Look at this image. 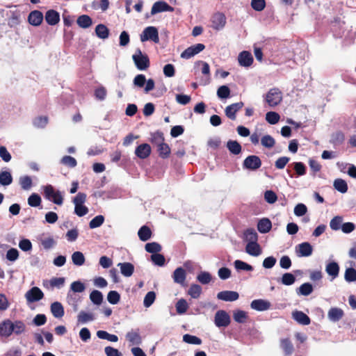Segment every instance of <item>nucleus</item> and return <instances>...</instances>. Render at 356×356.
Wrapping results in <instances>:
<instances>
[{
	"instance_id": "nucleus-5",
	"label": "nucleus",
	"mask_w": 356,
	"mask_h": 356,
	"mask_svg": "<svg viewBox=\"0 0 356 356\" xmlns=\"http://www.w3.org/2000/svg\"><path fill=\"white\" fill-rule=\"evenodd\" d=\"M261 166V161L258 156L250 155L247 156L243 163V167L249 170H257Z\"/></svg>"
},
{
	"instance_id": "nucleus-55",
	"label": "nucleus",
	"mask_w": 356,
	"mask_h": 356,
	"mask_svg": "<svg viewBox=\"0 0 356 356\" xmlns=\"http://www.w3.org/2000/svg\"><path fill=\"white\" fill-rule=\"evenodd\" d=\"M280 115L276 112L269 111L266 115V120L270 124H275L277 123L280 120Z\"/></svg>"
},
{
	"instance_id": "nucleus-51",
	"label": "nucleus",
	"mask_w": 356,
	"mask_h": 356,
	"mask_svg": "<svg viewBox=\"0 0 356 356\" xmlns=\"http://www.w3.org/2000/svg\"><path fill=\"white\" fill-rule=\"evenodd\" d=\"M104 222V217L102 215H98L93 218L89 222V227L95 229L100 227Z\"/></svg>"
},
{
	"instance_id": "nucleus-7",
	"label": "nucleus",
	"mask_w": 356,
	"mask_h": 356,
	"mask_svg": "<svg viewBox=\"0 0 356 356\" xmlns=\"http://www.w3.org/2000/svg\"><path fill=\"white\" fill-rule=\"evenodd\" d=\"M205 49V45L202 43H198L192 45L186 49L181 54V58L184 59H189L195 55L199 54Z\"/></svg>"
},
{
	"instance_id": "nucleus-24",
	"label": "nucleus",
	"mask_w": 356,
	"mask_h": 356,
	"mask_svg": "<svg viewBox=\"0 0 356 356\" xmlns=\"http://www.w3.org/2000/svg\"><path fill=\"white\" fill-rule=\"evenodd\" d=\"M325 271L334 280L339 275V266L337 262L331 261L326 265Z\"/></svg>"
},
{
	"instance_id": "nucleus-32",
	"label": "nucleus",
	"mask_w": 356,
	"mask_h": 356,
	"mask_svg": "<svg viewBox=\"0 0 356 356\" xmlns=\"http://www.w3.org/2000/svg\"><path fill=\"white\" fill-rule=\"evenodd\" d=\"M313 286L312 284L309 282L304 283L296 289V293L298 295H302L307 296L313 292Z\"/></svg>"
},
{
	"instance_id": "nucleus-12",
	"label": "nucleus",
	"mask_w": 356,
	"mask_h": 356,
	"mask_svg": "<svg viewBox=\"0 0 356 356\" xmlns=\"http://www.w3.org/2000/svg\"><path fill=\"white\" fill-rule=\"evenodd\" d=\"M44 19L41 11L35 10L31 11L28 16V22L30 24L38 26L41 24Z\"/></svg>"
},
{
	"instance_id": "nucleus-58",
	"label": "nucleus",
	"mask_w": 356,
	"mask_h": 356,
	"mask_svg": "<svg viewBox=\"0 0 356 356\" xmlns=\"http://www.w3.org/2000/svg\"><path fill=\"white\" fill-rule=\"evenodd\" d=\"M13 333H15L17 335L21 334L25 331L26 325L21 321H15L14 323H13Z\"/></svg>"
},
{
	"instance_id": "nucleus-3",
	"label": "nucleus",
	"mask_w": 356,
	"mask_h": 356,
	"mask_svg": "<svg viewBox=\"0 0 356 356\" xmlns=\"http://www.w3.org/2000/svg\"><path fill=\"white\" fill-rule=\"evenodd\" d=\"M44 195L47 200L52 201L57 205H61L63 202V197L60 191H55L54 188L49 184L43 187Z\"/></svg>"
},
{
	"instance_id": "nucleus-44",
	"label": "nucleus",
	"mask_w": 356,
	"mask_h": 356,
	"mask_svg": "<svg viewBox=\"0 0 356 356\" xmlns=\"http://www.w3.org/2000/svg\"><path fill=\"white\" fill-rule=\"evenodd\" d=\"M212 277L209 272L202 271L197 276V280L202 284H207L211 281Z\"/></svg>"
},
{
	"instance_id": "nucleus-60",
	"label": "nucleus",
	"mask_w": 356,
	"mask_h": 356,
	"mask_svg": "<svg viewBox=\"0 0 356 356\" xmlns=\"http://www.w3.org/2000/svg\"><path fill=\"white\" fill-rule=\"evenodd\" d=\"M107 300L112 305L118 304L120 300V295L116 291H111L108 293Z\"/></svg>"
},
{
	"instance_id": "nucleus-63",
	"label": "nucleus",
	"mask_w": 356,
	"mask_h": 356,
	"mask_svg": "<svg viewBox=\"0 0 356 356\" xmlns=\"http://www.w3.org/2000/svg\"><path fill=\"white\" fill-rule=\"evenodd\" d=\"M296 281V277L291 273H286L282 277V283L284 285H291Z\"/></svg>"
},
{
	"instance_id": "nucleus-15",
	"label": "nucleus",
	"mask_w": 356,
	"mask_h": 356,
	"mask_svg": "<svg viewBox=\"0 0 356 356\" xmlns=\"http://www.w3.org/2000/svg\"><path fill=\"white\" fill-rule=\"evenodd\" d=\"M250 307L254 310L262 312L269 309L271 307V304L268 300L257 299L252 301Z\"/></svg>"
},
{
	"instance_id": "nucleus-19",
	"label": "nucleus",
	"mask_w": 356,
	"mask_h": 356,
	"mask_svg": "<svg viewBox=\"0 0 356 356\" xmlns=\"http://www.w3.org/2000/svg\"><path fill=\"white\" fill-rule=\"evenodd\" d=\"M44 18L49 25L54 26L59 22L60 15L58 12L51 9L46 12Z\"/></svg>"
},
{
	"instance_id": "nucleus-33",
	"label": "nucleus",
	"mask_w": 356,
	"mask_h": 356,
	"mask_svg": "<svg viewBox=\"0 0 356 356\" xmlns=\"http://www.w3.org/2000/svg\"><path fill=\"white\" fill-rule=\"evenodd\" d=\"M76 23L81 28L87 29L92 25V21L90 16L82 15L78 17Z\"/></svg>"
},
{
	"instance_id": "nucleus-42",
	"label": "nucleus",
	"mask_w": 356,
	"mask_h": 356,
	"mask_svg": "<svg viewBox=\"0 0 356 356\" xmlns=\"http://www.w3.org/2000/svg\"><path fill=\"white\" fill-rule=\"evenodd\" d=\"M245 240L248 243L257 242L258 235L254 229H248L244 232Z\"/></svg>"
},
{
	"instance_id": "nucleus-61",
	"label": "nucleus",
	"mask_w": 356,
	"mask_h": 356,
	"mask_svg": "<svg viewBox=\"0 0 356 356\" xmlns=\"http://www.w3.org/2000/svg\"><path fill=\"white\" fill-rule=\"evenodd\" d=\"M33 125L37 128H44L48 123V118L46 116H39L34 119Z\"/></svg>"
},
{
	"instance_id": "nucleus-17",
	"label": "nucleus",
	"mask_w": 356,
	"mask_h": 356,
	"mask_svg": "<svg viewBox=\"0 0 356 356\" xmlns=\"http://www.w3.org/2000/svg\"><path fill=\"white\" fill-rule=\"evenodd\" d=\"M212 27L215 29H220L225 26L226 17L222 13H216L212 17Z\"/></svg>"
},
{
	"instance_id": "nucleus-21",
	"label": "nucleus",
	"mask_w": 356,
	"mask_h": 356,
	"mask_svg": "<svg viewBox=\"0 0 356 356\" xmlns=\"http://www.w3.org/2000/svg\"><path fill=\"white\" fill-rule=\"evenodd\" d=\"M186 277V271L181 267H179L177 268H176L172 275V278H173L174 282L175 283L179 284L182 286L184 285Z\"/></svg>"
},
{
	"instance_id": "nucleus-37",
	"label": "nucleus",
	"mask_w": 356,
	"mask_h": 356,
	"mask_svg": "<svg viewBox=\"0 0 356 356\" xmlns=\"http://www.w3.org/2000/svg\"><path fill=\"white\" fill-rule=\"evenodd\" d=\"M13 182V177L8 171L0 172V184L2 186H8Z\"/></svg>"
},
{
	"instance_id": "nucleus-41",
	"label": "nucleus",
	"mask_w": 356,
	"mask_h": 356,
	"mask_svg": "<svg viewBox=\"0 0 356 356\" xmlns=\"http://www.w3.org/2000/svg\"><path fill=\"white\" fill-rule=\"evenodd\" d=\"M233 318L236 322L238 323H244L248 318V315L245 312L238 309L234 312Z\"/></svg>"
},
{
	"instance_id": "nucleus-34",
	"label": "nucleus",
	"mask_w": 356,
	"mask_h": 356,
	"mask_svg": "<svg viewBox=\"0 0 356 356\" xmlns=\"http://www.w3.org/2000/svg\"><path fill=\"white\" fill-rule=\"evenodd\" d=\"M95 33L98 38L106 39L109 35V30L104 24H99L95 28Z\"/></svg>"
},
{
	"instance_id": "nucleus-8",
	"label": "nucleus",
	"mask_w": 356,
	"mask_h": 356,
	"mask_svg": "<svg viewBox=\"0 0 356 356\" xmlns=\"http://www.w3.org/2000/svg\"><path fill=\"white\" fill-rule=\"evenodd\" d=\"M215 324L217 327H227L230 323V316L224 310H219L215 314Z\"/></svg>"
},
{
	"instance_id": "nucleus-64",
	"label": "nucleus",
	"mask_w": 356,
	"mask_h": 356,
	"mask_svg": "<svg viewBox=\"0 0 356 356\" xmlns=\"http://www.w3.org/2000/svg\"><path fill=\"white\" fill-rule=\"evenodd\" d=\"M151 259L155 265L159 266H163L165 262L164 256L159 253L152 254Z\"/></svg>"
},
{
	"instance_id": "nucleus-54",
	"label": "nucleus",
	"mask_w": 356,
	"mask_h": 356,
	"mask_svg": "<svg viewBox=\"0 0 356 356\" xmlns=\"http://www.w3.org/2000/svg\"><path fill=\"white\" fill-rule=\"evenodd\" d=\"M261 145L267 148H272L275 144V139L270 135L264 136L261 139Z\"/></svg>"
},
{
	"instance_id": "nucleus-45",
	"label": "nucleus",
	"mask_w": 356,
	"mask_h": 356,
	"mask_svg": "<svg viewBox=\"0 0 356 356\" xmlns=\"http://www.w3.org/2000/svg\"><path fill=\"white\" fill-rule=\"evenodd\" d=\"M202 293V287L196 284H193L191 285L188 289V294L193 298H198Z\"/></svg>"
},
{
	"instance_id": "nucleus-22",
	"label": "nucleus",
	"mask_w": 356,
	"mask_h": 356,
	"mask_svg": "<svg viewBox=\"0 0 356 356\" xmlns=\"http://www.w3.org/2000/svg\"><path fill=\"white\" fill-rule=\"evenodd\" d=\"M344 316V312L341 308L332 307L328 311L327 316L329 319L333 322L341 320Z\"/></svg>"
},
{
	"instance_id": "nucleus-6",
	"label": "nucleus",
	"mask_w": 356,
	"mask_h": 356,
	"mask_svg": "<svg viewBox=\"0 0 356 356\" xmlns=\"http://www.w3.org/2000/svg\"><path fill=\"white\" fill-rule=\"evenodd\" d=\"M25 298L29 303L38 302L44 298V293L38 286H33L25 293Z\"/></svg>"
},
{
	"instance_id": "nucleus-14",
	"label": "nucleus",
	"mask_w": 356,
	"mask_h": 356,
	"mask_svg": "<svg viewBox=\"0 0 356 356\" xmlns=\"http://www.w3.org/2000/svg\"><path fill=\"white\" fill-rule=\"evenodd\" d=\"M151 152V147L147 143L140 144L135 149L136 155L141 159L147 158L150 155Z\"/></svg>"
},
{
	"instance_id": "nucleus-62",
	"label": "nucleus",
	"mask_w": 356,
	"mask_h": 356,
	"mask_svg": "<svg viewBox=\"0 0 356 356\" xmlns=\"http://www.w3.org/2000/svg\"><path fill=\"white\" fill-rule=\"evenodd\" d=\"M94 320V316L92 314L86 313L84 311L80 312L78 315V321L82 323H85L88 321Z\"/></svg>"
},
{
	"instance_id": "nucleus-18",
	"label": "nucleus",
	"mask_w": 356,
	"mask_h": 356,
	"mask_svg": "<svg viewBox=\"0 0 356 356\" xmlns=\"http://www.w3.org/2000/svg\"><path fill=\"white\" fill-rule=\"evenodd\" d=\"M217 298L221 300L232 302L238 300L239 295L236 291H222L217 294Z\"/></svg>"
},
{
	"instance_id": "nucleus-23",
	"label": "nucleus",
	"mask_w": 356,
	"mask_h": 356,
	"mask_svg": "<svg viewBox=\"0 0 356 356\" xmlns=\"http://www.w3.org/2000/svg\"><path fill=\"white\" fill-rule=\"evenodd\" d=\"M272 228L271 221L267 218H264L259 220L257 223V229L260 233L266 234L270 231Z\"/></svg>"
},
{
	"instance_id": "nucleus-36",
	"label": "nucleus",
	"mask_w": 356,
	"mask_h": 356,
	"mask_svg": "<svg viewBox=\"0 0 356 356\" xmlns=\"http://www.w3.org/2000/svg\"><path fill=\"white\" fill-rule=\"evenodd\" d=\"M345 140V136L341 131H337L331 136L330 143L334 146L341 145Z\"/></svg>"
},
{
	"instance_id": "nucleus-28",
	"label": "nucleus",
	"mask_w": 356,
	"mask_h": 356,
	"mask_svg": "<svg viewBox=\"0 0 356 356\" xmlns=\"http://www.w3.org/2000/svg\"><path fill=\"white\" fill-rule=\"evenodd\" d=\"M51 312L55 318H62L65 312L62 304L59 302H54L51 305Z\"/></svg>"
},
{
	"instance_id": "nucleus-48",
	"label": "nucleus",
	"mask_w": 356,
	"mask_h": 356,
	"mask_svg": "<svg viewBox=\"0 0 356 356\" xmlns=\"http://www.w3.org/2000/svg\"><path fill=\"white\" fill-rule=\"evenodd\" d=\"M177 312L179 314H183L186 312L188 305L186 300L180 299L175 305Z\"/></svg>"
},
{
	"instance_id": "nucleus-9",
	"label": "nucleus",
	"mask_w": 356,
	"mask_h": 356,
	"mask_svg": "<svg viewBox=\"0 0 356 356\" xmlns=\"http://www.w3.org/2000/svg\"><path fill=\"white\" fill-rule=\"evenodd\" d=\"M296 252L298 257H309L312 254L313 248L308 242H303L296 247Z\"/></svg>"
},
{
	"instance_id": "nucleus-35",
	"label": "nucleus",
	"mask_w": 356,
	"mask_h": 356,
	"mask_svg": "<svg viewBox=\"0 0 356 356\" xmlns=\"http://www.w3.org/2000/svg\"><path fill=\"white\" fill-rule=\"evenodd\" d=\"M157 151L159 156L162 159H167L170 156V148L167 143H163L157 146Z\"/></svg>"
},
{
	"instance_id": "nucleus-13",
	"label": "nucleus",
	"mask_w": 356,
	"mask_h": 356,
	"mask_svg": "<svg viewBox=\"0 0 356 356\" xmlns=\"http://www.w3.org/2000/svg\"><path fill=\"white\" fill-rule=\"evenodd\" d=\"M238 63L243 67H250L253 63V57L250 52L248 51H243L238 56Z\"/></svg>"
},
{
	"instance_id": "nucleus-38",
	"label": "nucleus",
	"mask_w": 356,
	"mask_h": 356,
	"mask_svg": "<svg viewBox=\"0 0 356 356\" xmlns=\"http://www.w3.org/2000/svg\"><path fill=\"white\" fill-rule=\"evenodd\" d=\"M145 249L147 252L154 254L161 252L162 248L159 243L156 242H152L146 243L145 245Z\"/></svg>"
},
{
	"instance_id": "nucleus-11",
	"label": "nucleus",
	"mask_w": 356,
	"mask_h": 356,
	"mask_svg": "<svg viewBox=\"0 0 356 356\" xmlns=\"http://www.w3.org/2000/svg\"><path fill=\"white\" fill-rule=\"evenodd\" d=\"M244 106L243 102H239L227 106L225 108L227 117L232 120L236 119V113L240 111Z\"/></svg>"
},
{
	"instance_id": "nucleus-43",
	"label": "nucleus",
	"mask_w": 356,
	"mask_h": 356,
	"mask_svg": "<svg viewBox=\"0 0 356 356\" xmlns=\"http://www.w3.org/2000/svg\"><path fill=\"white\" fill-rule=\"evenodd\" d=\"M334 187L340 193H344L348 191L347 183L342 179H337L334 181Z\"/></svg>"
},
{
	"instance_id": "nucleus-59",
	"label": "nucleus",
	"mask_w": 356,
	"mask_h": 356,
	"mask_svg": "<svg viewBox=\"0 0 356 356\" xmlns=\"http://www.w3.org/2000/svg\"><path fill=\"white\" fill-rule=\"evenodd\" d=\"M346 281L348 282L356 281V270L353 268H348L344 274Z\"/></svg>"
},
{
	"instance_id": "nucleus-57",
	"label": "nucleus",
	"mask_w": 356,
	"mask_h": 356,
	"mask_svg": "<svg viewBox=\"0 0 356 356\" xmlns=\"http://www.w3.org/2000/svg\"><path fill=\"white\" fill-rule=\"evenodd\" d=\"M156 299V293L154 291H149L145 296L143 305L145 307H149Z\"/></svg>"
},
{
	"instance_id": "nucleus-31",
	"label": "nucleus",
	"mask_w": 356,
	"mask_h": 356,
	"mask_svg": "<svg viewBox=\"0 0 356 356\" xmlns=\"http://www.w3.org/2000/svg\"><path fill=\"white\" fill-rule=\"evenodd\" d=\"M227 147L230 153L237 155L241 152L242 147L240 143L236 140H229L227 143Z\"/></svg>"
},
{
	"instance_id": "nucleus-52",
	"label": "nucleus",
	"mask_w": 356,
	"mask_h": 356,
	"mask_svg": "<svg viewBox=\"0 0 356 356\" xmlns=\"http://www.w3.org/2000/svg\"><path fill=\"white\" fill-rule=\"evenodd\" d=\"M230 92L227 86H221L218 88L217 95L220 99H227L230 96Z\"/></svg>"
},
{
	"instance_id": "nucleus-2",
	"label": "nucleus",
	"mask_w": 356,
	"mask_h": 356,
	"mask_svg": "<svg viewBox=\"0 0 356 356\" xmlns=\"http://www.w3.org/2000/svg\"><path fill=\"white\" fill-rule=\"evenodd\" d=\"M132 59L138 70H146L149 67L150 62L147 54H143L140 49H137L132 56Z\"/></svg>"
},
{
	"instance_id": "nucleus-56",
	"label": "nucleus",
	"mask_w": 356,
	"mask_h": 356,
	"mask_svg": "<svg viewBox=\"0 0 356 356\" xmlns=\"http://www.w3.org/2000/svg\"><path fill=\"white\" fill-rule=\"evenodd\" d=\"M60 163L70 168H74L77 165L76 160L71 156H64L61 159Z\"/></svg>"
},
{
	"instance_id": "nucleus-16",
	"label": "nucleus",
	"mask_w": 356,
	"mask_h": 356,
	"mask_svg": "<svg viewBox=\"0 0 356 356\" xmlns=\"http://www.w3.org/2000/svg\"><path fill=\"white\" fill-rule=\"evenodd\" d=\"M13 333V322L9 320H5L0 323V335L1 337H8Z\"/></svg>"
},
{
	"instance_id": "nucleus-40",
	"label": "nucleus",
	"mask_w": 356,
	"mask_h": 356,
	"mask_svg": "<svg viewBox=\"0 0 356 356\" xmlns=\"http://www.w3.org/2000/svg\"><path fill=\"white\" fill-rule=\"evenodd\" d=\"M72 260L74 265L76 266H82L85 263V257L81 252L76 251L74 252L72 255Z\"/></svg>"
},
{
	"instance_id": "nucleus-27",
	"label": "nucleus",
	"mask_w": 356,
	"mask_h": 356,
	"mask_svg": "<svg viewBox=\"0 0 356 356\" xmlns=\"http://www.w3.org/2000/svg\"><path fill=\"white\" fill-rule=\"evenodd\" d=\"M138 236L140 241H147L151 238L152 232L148 226L143 225L139 229Z\"/></svg>"
},
{
	"instance_id": "nucleus-4",
	"label": "nucleus",
	"mask_w": 356,
	"mask_h": 356,
	"mask_svg": "<svg viewBox=\"0 0 356 356\" xmlns=\"http://www.w3.org/2000/svg\"><path fill=\"white\" fill-rule=\"evenodd\" d=\"M140 40L145 42L152 40L155 43L159 42L158 29L154 26H148L145 28L140 35Z\"/></svg>"
},
{
	"instance_id": "nucleus-47",
	"label": "nucleus",
	"mask_w": 356,
	"mask_h": 356,
	"mask_svg": "<svg viewBox=\"0 0 356 356\" xmlns=\"http://www.w3.org/2000/svg\"><path fill=\"white\" fill-rule=\"evenodd\" d=\"M183 341L189 344L200 345L202 339L196 336L186 334L183 336Z\"/></svg>"
},
{
	"instance_id": "nucleus-39",
	"label": "nucleus",
	"mask_w": 356,
	"mask_h": 356,
	"mask_svg": "<svg viewBox=\"0 0 356 356\" xmlns=\"http://www.w3.org/2000/svg\"><path fill=\"white\" fill-rule=\"evenodd\" d=\"M97 336L102 339H106L109 341L116 342L118 340V337L115 334H111L104 330H99L97 332Z\"/></svg>"
},
{
	"instance_id": "nucleus-49",
	"label": "nucleus",
	"mask_w": 356,
	"mask_h": 356,
	"mask_svg": "<svg viewBox=\"0 0 356 356\" xmlns=\"http://www.w3.org/2000/svg\"><path fill=\"white\" fill-rule=\"evenodd\" d=\"M234 264L237 270L252 271L253 270V267L251 265L241 260H236Z\"/></svg>"
},
{
	"instance_id": "nucleus-46",
	"label": "nucleus",
	"mask_w": 356,
	"mask_h": 356,
	"mask_svg": "<svg viewBox=\"0 0 356 356\" xmlns=\"http://www.w3.org/2000/svg\"><path fill=\"white\" fill-rule=\"evenodd\" d=\"M90 300L95 305H100L103 300L102 293L97 290L92 291L90 294Z\"/></svg>"
},
{
	"instance_id": "nucleus-26",
	"label": "nucleus",
	"mask_w": 356,
	"mask_h": 356,
	"mask_svg": "<svg viewBox=\"0 0 356 356\" xmlns=\"http://www.w3.org/2000/svg\"><path fill=\"white\" fill-rule=\"evenodd\" d=\"M245 251L248 254L254 257L259 256L261 252L260 245L257 242L248 243L245 247Z\"/></svg>"
},
{
	"instance_id": "nucleus-30",
	"label": "nucleus",
	"mask_w": 356,
	"mask_h": 356,
	"mask_svg": "<svg viewBox=\"0 0 356 356\" xmlns=\"http://www.w3.org/2000/svg\"><path fill=\"white\" fill-rule=\"evenodd\" d=\"M280 346L285 355H291L293 353V345L289 338L282 339L280 341Z\"/></svg>"
},
{
	"instance_id": "nucleus-1",
	"label": "nucleus",
	"mask_w": 356,
	"mask_h": 356,
	"mask_svg": "<svg viewBox=\"0 0 356 356\" xmlns=\"http://www.w3.org/2000/svg\"><path fill=\"white\" fill-rule=\"evenodd\" d=\"M265 101L271 107H275L282 101V92L278 88H270L265 96Z\"/></svg>"
},
{
	"instance_id": "nucleus-20",
	"label": "nucleus",
	"mask_w": 356,
	"mask_h": 356,
	"mask_svg": "<svg viewBox=\"0 0 356 356\" xmlns=\"http://www.w3.org/2000/svg\"><path fill=\"white\" fill-rule=\"evenodd\" d=\"M292 317L296 321L302 325H308L311 323L310 318L302 311L293 312Z\"/></svg>"
},
{
	"instance_id": "nucleus-25",
	"label": "nucleus",
	"mask_w": 356,
	"mask_h": 356,
	"mask_svg": "<svg viewBox=\"0 0 356 356\" xmlns=\"http://www.w3.org/2000/svg\"><path fill=\"white\" fill-rule=\"evenodd\" d=\"M120 272L124 277H131L134 272V266L129 262L120 263Z\"/></svg>"
},
{
	"instance_id": "nucleus-50",
	"label": "nucleus",
	"mask_w": 356,
	"mask_h": 356,
	"mask_svg": "<svg viewBox=\"0 0 356 356\" xmlns=\"http://www.w3.org/2000/svg\"><path fill=\"white\" fill-rule=\"evenodd\" d=\"M41 197L37 193L31 194L28 198V204L29 206L33 207H39L41 204Z\"/></svg>"
},
{
	"instance_id": "nucleus-29",
	"label": "nucleus",
	"mask_w": 356,
	"mask_h": 356,
	"mask_svg": "<svg viewBox=\"0 0 356 356\" xmlns=\"http://www.w3.org/2000/svg\"><path fill=\"white\" fill-rule=\"evenodd\" d=\"M126 339L131 345H139L142 342L141 337L138 332L131 331L126 334Z\"/></svg>"
},
{
	"instance_id": "nucleus-53",
	"label": "nucleus",
	"mask_w": 356,
	"mask_h": 356,
	"mask_svg": "<svg viewBox=\"0 0 356 356\" xmlns=\"http://www.w3.org/2000/svg\"><path fill=\"white\" fill-rule=\"evenodd\" d=\"M19 184L22 189L29 190L32 186V179L29 176H23L19 178Z\"/></svg>"
},
{
	"instance_id": "nucleus-10",
	"label": "nucleus",
	"mask_w": 356,
	"mask_h": 356,
	"mask_svg": "<svg viewBox=\"0 0 356 356\" xmlns=\"http://www.w3.org/2000/svg\"><path fill=\"white\" fill-rule=\"evenodd\" d=\"M174 10V8L170 6L168 3L165 1H159L155 2L151 9V14L152 15L161 13V12H172Z\"/></svg>"
}]
</instances>
